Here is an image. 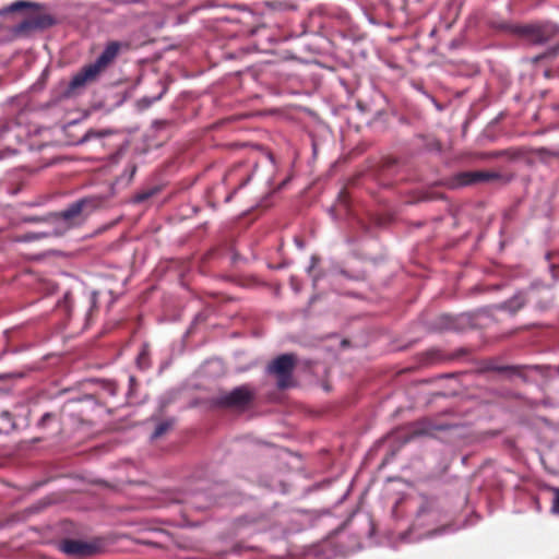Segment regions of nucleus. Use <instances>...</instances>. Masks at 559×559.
I'll list each match as a JSON object with an SVG mask.
<instances>
[{"mask_svg":"<svg viewBox=\"0 0 559 559\" xmlns=\"http://www.w3.org/2000/svg\"><path fill=\"white\" fill-rule=\"evenodd\" d=\"M312 146H313V152L317 151V142H312Z\"/></svg>","mask_w":559,"mask_h":559,"instance_id":"37","label":"nucleus"},{"mask_svg":"<svg viewBox=\"0 0 559 559\" xmlns=\"http://www.w3.org/2000/svg\"><path fill=\"white\" fill-rule=\"evenodd\" d=\"M159 191H160V188L157 186H154V187H151L147 189H143V190L136 192L132 197V202L136 203V204L143 203L146 200L151 199L152 197L156 195Z\"/></svg>","mask_w":559,"mask_h":559,"instance_id":"22","label":"nucleus"},{"mask_svg":"<svg viewBox=\"0 0 559 559\" xmlns=\"http://www.w3.org/2000/svg\"><path fill=\"white\" fill-rule=\"evenodd\" d=\"M558 32V27L552 24L528 25L523 28L526 38L536 45L549 41Z\"/></svg>","mask_w":559,"mask_h":559,"instance_id":"10","label":"nucleus"},{"mask_svg":"<svg viewBox=\"0 0 559 559\" xmlns=\"http://www.w3.org/2000/svg\"><path fill=\"white\" fill-rule=\"evenodd\" d=\"M129 383H130V386L134 385L136 383V379L134 376H130L129 377Z\"/></svg>","mask_w":559,"mask_h":559,"instance_id":"33","label":"nucleus"},{"mask_svg":"<svg viewBox=\"0 0 559 559\" xmlns=\"http://www.w3.org/2000/svg\"><path fill=\"white\" fill-rule=\"evenodd\" d=\"M46 146L45 143H39L36 147V150L40 151L41 148H44Z\"/></svg>","mask_w":559,"mask_h":559,"instance_id":"36","label":"nucleus"},{"mask_svg":"<svg viewBox=\"0 0 559 559\" xmlns=\"http://www.w3.org/2000/svg\"><path fill=\"white\" fill-rule=\"evenodd\" d=\"M435 148L437 151H441V143L440 142H436Z\"/></svg>","mask_w":559,"mask_h":559,"instance_id":"35","label":"nucleus"},{"mask_svg":"<svg viewBox=\"0 0 559 559\" xmlns=\"http://www.w3.org/2000/svg\"><path fill=\"white\" fill-rule=\"evenodd\" d=\"M106 201L102 195H90L81 198L69 204L63 211L49 215L58 225L55 229L63 230V235L72 228L83 225L95 210L99 209Z\"/></svg>","mask_w":559,"mask_h":559,"instance_id":"1","label":"nucleus"},{"mask_svg":"<svg viewBox=\"0 0 559 559\" xmlns=\"http://www.w3.org/2000/svg\"><path fill=\"white\" fill-rule=\"evenodd\" d=\"M138 170V164L134 160L127 166L124 173L116 178L115 183L127 187L131 183L135 173Z\"/></svg>","mask_w":559,"mask_h":559,"instance_id":"19","label":"nucleus"},{"mask_svg":"<svg viewBox=\"0 0 559 559\" xmlns=\"http://www.w3.org/2000/svg\"><path fill=\"white\" fill-rule=\"evenodd\" d=\"M239 259V255L237 253L233 254V262L236 263Z\"/></svg>","mask_w":559,"mask_h":559,"instance_id":"34","label":"nucleus"},{"mask_svg":"<svg viewBox=\"0 0 559 559\" xmlns=\"http://www.w3.org/2000/svg\"><path fill=\"white\" fill-rule=\"evenodd\" d=\"M62 413L61 411L46 412L38 419L36 426L43 431H59L61 429Z\"/></svg>","mask_w":559,"mask_h":559,"instance_id":"11","label":"nucleus"},{"mask_svg":"<svg viewBox=\"0 0 559 559\" xmlns=\"http://www.w3.org/2000/svg\"><path fill=\"white\" fill-rule=\"evenodd\" d=\"M554 499L551 504V512L554 514H559V488H552Z\"/></svg>","mask_w":559,"mask_h":559,"instance_id":"27","label":"nucleus"},{"mask_svg":"<svg viewBox=\"0 0 559 559\" xmlns=\"http://www.w3.org/2000/svg\"><path fill=\"white\" fill-rule=\"evenodd\" d=\"M540 366H527V365H515V366H509V365H495V364H491V365H488L486 367V370H489V371H496V372H499V373H509L511 376H516L521 379H523L524 381H527V378L526 376L523 373V371L525 369H534V370H540Z\"/></svg>","mask_w":559,"mask_h":559,"instance_id":"12","label":"nucleus"},{"mask_svg":"<svg viewBox=\"0 0 559 559\" xmlns=\"http://www.w3.org/2000/svg\"><path fill=\"white\" fill-rule=\"evenodd\" d=\"M476 314L474 313H460L455 316L440 314L428 326L430 332H465L477 326Z\"/></svg>","mask_w":559,"mask_h":559,"instance_id":"5","label":"nucleus"},{"mask_svg":"<svg viewBox=\"0 0 559 559\" xmlns=\"http://www.w3.org/2000/svg\"><path fill=\"white\" fill-rule=\"evenodd\" d=\"M123 46L124 45L119 41L108 43L93 63L83 67L73 75L69 83V88L74 91L95 81L98 75L115 61Z\"/></svg>","mask_w":559,"mask_h":559,"instance_id":"2","label":"nucleus"},{"mask_svg":"<svg viewBox=\"0 0 559 559\" xmlns=\"http://www.w3.org/2000/svg\"><path fill=\"white\" fill-rule=\"evenodd\" d=\"M21 151H22V148L21 150H16V148H11V147H7L4 150H0V159L12 157V156L16 155Z\"/></svg>","mask_w":559,"mask_h":559,"instance_id":"28","label":"nucleus"},{"mask_svg":"<svg viewBox=\"0 0 559 559\" xmlns=\"http://www.w3.org/2000/svg\"><path fill=\"white\" fill-rule=\"evenodd\" d=\"M21 144L27 150L33 151L35 147L32 145L31 142H21Z\"/></svg>","mask_w":559,"mask_h":559,"instance_id":"32","label":"nucleus"},{"mask_svg":"<svg viewBox=\"0 0 559 559\" xmlns=\"http://www.w3.org/2000/svg\"><path fill=\"white\" fill-rule=\"evenodd\" d=\"M98 295H99V292L97 290H92V292H88L84 297H85V300H86V309H85V321H86V324L90 323L92 317H93V313L95 310H97V307H98Z\"/></svg>","mask_w":559,"mask_h":559,"instance_id":"17","label":"nucleus"},{"mask_svg":"<svg viewBox=\"0 0 559 559\" xmlns=\"http://www.w3.org/2000/svg\"><path fill=\"white\" fill-rule=\"evenodd\" d=\"M88 136H90V134L87 133V134H85V135L83 136V139H82V140H83V141H86V140H88Z\"/></svg>","mask_w":559,"mask_h":559,"instance_id":"38","label":"nucleus"},{"mask_svg":"<svg viewBox=\"0 0 559 559\" xmlns=\"http://www.w3.org/2000/svg\"><path fill=\"white\" fill-rule=\"evenodd\" d=\"M297 365L295 354H282L271 360L265 367V372L276 380V386L280 390H286L295 384L294 370Z\"/></svg>","mask_w":559,"mask_h":559,"instance_id":"3","label":"nucleus"},{"mask_svg":"<svg viewBox=\"0 0 559 559\" xmlns=\"http://www.w3.org/2000/svg\"><path fill=\"white\" fill-rule=\"evenodd\" d=\"M255 391L249 384L234 388L229 392H222L213 397L212 403L216 407L245 409L254 400Z\"/></svg>","mask_w":559,"mask_h":559,"instance_id":"4","label":"nucleus"},{"mask_svg":"<svg viewBox=\"0 0 559 559\" xmlns=\"http://www.w3.org/2000/svg\"><path fill=\"white\" fill-rule=\"evenodd\" d=\"M340 274L348 280H352V281H365L366 280V274L365 272H357L355 274H350L347 270H341L340 271Z\"/></svg>","mask_w":559,"mask_h":559,"instance_id":"26","label":"nucleus"},{"mask_svg":"<svg viewBox=\"0 0 559 559\" xmlns=\"http://www.w3.org/2000/svg\"><path fill=\"white\" fill-rule=\"evenodd\" d=\"M488 157H506L509 160H520V159H527L530 162H533L535 159L539 160H547L551 156H557L556 152L548 151L547 148H538L532 152H527L524 148H508V150H500V151H492L487 154Z\"/></svg>","mask_w":559,"mask_h":559,"instance_id":"6","label":"nucleus"},{"mask_svg":"<svg viewBox=\"0 0 559 559\" xmlns=\"http://www.w3.org/2000/svg\"><path fill=\"white\" fill-rule=\"evenodd\" d=\"M538 286V290L536 293L535 299L530 302L534 304V307L539 311H545L550 308L552 302V297L550 296L549 289L546 285L542 283H534Z\"/></svg>","mask_w":559,"mask_h":559,"instance_id":"15","label":"nucleus"},{"mask_svg":"<svg viewBox=\"0 0 559 559\" xmlns=\"http://www.w3.org/2000/svg\"><path fill=\"white\" fill-rule=\"evenodd\" d=\"M16 428L13 415L9 411L0 409V433L8 435Z\"/></svg>","mask_w":559,"mask_h":559,"instance_id":"18","label":"nucleus"},{"mask_svg":"<svg viewBox=\"0 0 559 559\" xmlns=\"http://www.w3.org/2000/svg\"><path fill=\"white\" fill-rule=\"evenodd\" d=\"M37 7H38V4H36L34 2L19 0V1L11 3L10 5L5 7L4 9H2L0 11V14L12 13V12L20 11L22 9H29V8H37Z\"/></svg>","mask_w":559,"mask_h":559,"instance_id":"23","label":"nucleus"},{"mask_svg":"<svg viewBox=\"0 0 559 559\" xmlns=\"http://www.w3.org/2000/svg\"><path fill=\"white\" fill-rule=\"evenodd\" d=\"M127 151V146L122 145L115 154L110 155L109 159L111 163H118L119 158L124 154Z\"/></svg>","mask_w":559,"mask_h":559,"instance_id":"29","label":"nucleus"},{"mask_svg":"<svg viewBox=\"0 0 559 559\" xmlns=\"http://www.w3.org/2000/svg\"><path fill=\"white\" fill-rule=\"evenodd\" d=\"M427 430L430 431H448L457 428L459 426L456 424H438L433 421L432 419H427L425 421Z\"/></svg>","mask_w":559,"mask_h":559,"instance_id":"24","label":"nucleus"},{"mask_svg":"<svg viewBox=\"0 0 559 559\" xmlns=\"http://www.w3.org/2000/svg\"><path fill=\"white\" fill-rule=\"evenodd\" d=\"M146 152V148H143L140 154H144Z\"/></svg>","mask_w":559,"mask_h":559,"instance_id":"39","label":"nucleus"},{"mask_svg":"<svg viewBox=\"0 0 559 559\" xmlns=\"http://www.w3.org/2000/svg\"><path fill=\"white\" fill-rule=\"evenodd\" d=\"M499 178L496 173L489 171H462L453 176L451 181L452 188H461L472 186L478 182H485Z\"/></svg>","mask_w":559,"mask_h":559,"instance_id":"9","label":"nucleus"},{"mask_svg":"<svg viewBox=\"0 0 559 559\" xmlns=\"http://www.w3.org/2000/svg\"><path fill=\"white\" fill-rule=\"evenodd\" d=\"M421 503L417 510V518L423 516H431L433 521H439L440 519V508L438 506V501L436 498H430L428 496L421 495Z\"/></svg>","mask_w":559,"mask_h":559,"instance_id":"13","label":"nucleus"},{"mask_svg":"<svg viewBox=\"0 0 559 559\" xmlns=\"http://www.w3.org/2000/svg\"><path fill=\"white\" fill-rule=\"evenodd\" d=\"M52 24H53V20L49 15L36 16V17L28 19V20L21 22L15 27V33L22 34V33H26L32 29L45 28V27L51 26Z\"/></svg>","mask_w":559,"mask_h":559,"instance_id":"14","label":"nucleus"},{"mask_svg":"<svg viewBox=\"0 0 559 559\" xmlns=\"http://www.w3.org/2000/svg\"><path fill=\"white\" fill-rule=\"evenodd\" d=\"M537 290L538 286L531 284L526 289L516 293L508 300L497 305L496 309L508 311L510 314H515L526 304L535 299Z\"/></svg>","mask_w":559,"mask_h":559,"instance_id":"7","label":"nucleus"},{"mask_svg":"<svg viewBox=\"0 0 559 559\" xmlns=\"http://www.w3.org/2000/svg\"><path fill=\"white\" fill-rule=\"evenodd\" d=\"M556 371L559 374V365L556 367Z\"/></svg>","mask_w":559,"mask_h":559,"instance_id":"40","label":"nucleus"},{"mask_svg":"<svg viewBox=\"0 0 559 559\" xmlns=\"http://www.w3.org/2000/svg\"><path fill=\"white\" fill-rule=\"evenodd\" d=\"M61 236H63V230L55 229V227H53L51 230L43 231V233H25L19 238V240L23 241V242H31V241L39 240L41 238L61 237Z\"/></svg>","mask_w":559,"mask_h":559,"instance_id":"16","label":"nucleus"},{"mask_svg":"<svg viewBox=\"0 0 559 559\" xmlns=\"http://www.w3.org/2000/svg\"><path fill=\"white\" fill-rule=\"evenodd\" d=\"M56 308L59 311L64 312V314L70 318L72 314V308H73L72 294L70 292H66L63 297L60 300H58Z\"/></svg>","mask_w":559,"mask_h":559,"instance_id":"21","label":"nucleus"},{"mask_svg":"<svg viewBox=\"0 0 559 559\" xmlns=\"http://www.w3.org/2000/svg\"><path fill=\"white\" fill-rule=\"evenodd\" d=\"M181 501H182V502H186V503L191 504L192 507H194V508H195V509H198V510H201V509H205V508H206V506H204V504H198V503H194V502L191 500V498H190V497H187V498H185V499H183V500H181Z\"/></svg>","mask_w":559,"mask_h":559,"instance_id":"30","label":"nucleus"},{"mask_svg":"<svg viewBox=\"0 0 559 559\" xmlns=\"http://www.w3.org/2000/svg\"><path fill=\"white\" fill-rule=\"evenodd\" d=\"M58 548L68 556L79 558L90 557L97 550V547L94 544L72 538L62 539L59 543Z\"/></svg>","mask_w":559,"mask_h":559,"instance_id":"8","label":"nucleus"},{"mask_svg":"<svg viewBox=\"0 0 559 559\" xmlns=\"http://www.w3.org/2000/svg\"><path fill=\"white\" fill-rule=\"evenodd\" d=\"M136 365L142 370L147 369L150 367V353L147 345H143L141 352L138 354Z\"/></svg>","mask_w":559,"mask_h":559,"instance_id":"25","label":"nucleus"},{"mask_svg":"<svg viewBox=\"0 0 559 559\" xmlns=\"http://www.w3.org/2000/svg\"><path fill=\"white\" fill-rule=\"evenodd\" d=\"M174 425H175V419L174 418H169V419L159 421L155 426V429H154V431L151 435V439L152 440L159 439L160 437L166 435L169 430H171Z\"/></svg>","mask_w":559,"mask_h":559,"instance_id":"20","label":"nucleus"},{"mask_svg":"<svg viewBox=\"0 0 559 559\" xmlns=\"http://www.w3.org/2000/svg\"><path fill=\"white\" fill-rule=\"evenodd\" d=\"M45 221H47V218L38 217V216H31V217L24 218V222H27V223H38V222H45Z\"/></svg>","mask_w":559,"mask_h":559,"instance_id":"31","label":"nucleus"}]
</instances>
